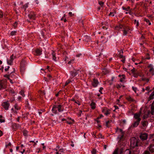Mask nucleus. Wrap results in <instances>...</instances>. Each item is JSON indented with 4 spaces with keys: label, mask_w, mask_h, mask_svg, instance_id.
<instances>
[{
    "label": "nucleus",
    "mask_w": 154,
    "mask_h": 154,
    "mask_svg": "<svg viewBox=\"0 0 154 154\" xmlns=\"http://www.w3.org/2000/svg\"><path fill=\"white\" fill-rule=\"evenodd\" d=\"M20 71L22 74H23L25 70V67L26 64V61L23 60L20 63Z\"/></svg>",
    "instance_id": "1"
},
{
    "label": "nucleus",
    "mask_w": 154,
    "mask_h": 154,
    "mask_svg": "<svg viewBox=\"0 0 154 154\" xmlns=\"http://www.w3.org/2000/svg\"><path fill=\"white\" fill-rule=\"evenodd\" d=\"M131 146L133 148L138 146V141L134 137H133L131 139Z\"/></svg>",
    "instance_id": "2"
},
{
    "label": "nucleus",
    "mask_w": 154,
    "mask_h": 154,
    "mask_svg": "<svg viewBox=\"0 0 154 154\" xmlns=\"http://www.w3.org/2000/svg\"><path fill=\"white\" fill-rule=\"evenodd\" d=\"M116 132L120 134V135L118 137V138L120 140L122 139L124 135V132H123L122 130L121 129L119 128H117Z\"/></svg>",
    "instance_id": "3"
},
{
    "label": "nucleus",
    "mask_w": 154,
    "mask_h": 154,
    "mask_svg": "<svg viewBox=\"0 0 154 154\" xmlns=\"http://www.w3.org/2000/svg\"><path fill=\"white\" fill-rule=\"evenodd\" d=\"M141 113V111H140L138 113H136L134 114V120L136 121H140L141 119L140 118V117Z\"/></svg>",
    "instance_id": "4"
},
{
    "label": "nucleus",
    "mask_w": 154,
    "mask_h": 154,
    "mask_svg": "<svg viewBox=\"0 0 154 154\" xmlns=\"http://www.w3.org/2000/svg\"><path fill=\"white\" fill-rule=\"evenodd\" d=\"M152 91H153L150 95L149 97V101L154 99V87L152 88V89L150 90L149 91H148L147 93H146V94H148L149 92Z\"/></svg>",
    "instance_id": "5"
},
{
    "label": "nucleus",
    "mask_w": 154,
    "mask_h": 154,
    "mask_svg": "<svg viewBox=\"0 0 154 154\" xmlns=\"http://www.w3.org/2000/svg\"><path fill=\"white\" fill-rule=\"evenodd\" d=\"M6 81L5 80L0 81V90L5 88L6 87Z\"/></svg>",
    "instance_id": "6"
},
{
    "label": "nucleus",
    "mask_w": 154,
    "mask_h": 154,
    "mask_svg": "<svg viewBox=\"0 0 154 154\" xmlns=\"http://www.w3.org/2000/svg\"><path fill=\"white\" fill-rule=\"evenodd\" d=\"M148 137V134L146 133H141L140 137L142 140H146L147 139Z\"/></svg>",
    "instance_id": "7"
},
{
    "label": "nucleus",
    "mask_w": 154,
    "mask_h": 154,
    "mask_svg": "<svg viewBox=\"0 0 154 154\" xmlns=\"http://www.w3.org/2000/svg\"><path fill=\"white\" fill-rule=\"evenodd\" d=\"M16 58V56H14L13 54L11 55L10 57V59L7 60V63L8 64L11 65L14 59L15 58Z\"/></svg>",
    "instance_id": "8"
},
{
    "label": "nucleus",
    "mask_w": 154,
    "mask_h": 154,
    "mask_svg": "<svg viewBox=\"0 0 154 154\" xmlns=\"http://www.w3.org/2000/svg\"><path fill=\"white\" fill-rule=\"evenodd\" d=\"M28 17L30 19L35 20V14L33 12H31L28 15Z\"/></svg>",
    "instance_id": "9"
},
{
    "label": "nucleus",
    "mask_w": 154,
    "mask_h": 154,
    "mask_svg": "<svg viewBox=\"0 0 154 154\" xmlns=\"http://www.w3.org/2000/svg\"><path fill=\"white\" fill-rule=\"evenodd\" d=\"M2 106L5 110H8L9 106V104L8 102H5L2 103Z\"/></svg>",
    "instance_id": "10"
},
{
    "label": "nucleus",
    "mask_w": 154,
    "mask_h": 154,
    "mask_svg": "<svg viewBox=\"0 0 154 154\" xmlns=\"http://www.w3.org/2000/svg\"><path fill=\"white\" fill-rule=\"evenodd\" d=\"M140 122L139 121H134L133 123L132 124L131 127L134 128L137 127L139 125Z\"/></svg>",
    "instance_id": "11"
},
{
    "label": "nucleus",
    "mask_w": 154,
    "mask_h": 154,
    "mask_svg": "<svg viewBox=\"0 0 154 154\" xmlns=\"http://www.w3.org/2000/svg\"><path fill=\"white\" fill-rule=\"evenodd\" d=\"M98 84V82L97 80L95 79H93V82L92 83V85L94 87H96L97 86Z\"/></svg>",
    "instance_id": "12"
},
{
    "label": "nucleus",
    "mask_w": 154,
    "mask_h": 154,
    "mask_svg": "<svg viewBox=\"0 0 154 154\" xmlns=\"http://www.w3.org/2000/svg\"><path fill=\"white\" fill-rule=\"evenodd\" d=\"M70 73L71 75L70 78L71 79L75 76L77 74V73L76 71H70Z\"/></svg>",
    "instance_id": "13"
},
{
    "label": "nucleus",
    "mask_w": 154,
    "mask_h": 154,
    "mask_svg": "<svg viewBox=\"0 0 154 154\" xmlns=\"http://www.w3.org/2000/svg\"><path fill=\"white\" fill-rule=\"evenodd\" d=\"M56 108L57 109L59 112H60L63 110V108L62 107V106L61 105H59L57 106H56Z\"/></svg>",
    "instance_id": "14"
},
{
    "label": "nucleus",
    "mask_w": 154,
    "mask_h": 154,
    "mask_svg": "<svg viewBox=\"0 0 154 154\" xmlns=\"http://www.w3.org/2000/svg\"><path fill=\"white\" fill-rule=\"evenodd\" d=\"M150 87L149 86H147L145 88H142V89L141 90L142 92H144L145 91V90L148 91H149L150 90Z\"/></svg>",
    "instance_id": "15"
},
{
    "label": "nucleus",
    "mask_w": 154,
    "mask_h": 154,
    "mask_svg": "<svg viewBox=\"0 0 154 154\" xmlns=\"http://www.w3.org/2000/svg\"><path fill=\"white\" fill-rule=\"evenodd\" d=\"M52 55L53 59L55 61H56L57 60H56V54L54 51H52Z\"/></svg>",
    "instance_id": "16"
},
{
    "label": "nucleus",
    "mask_w": 154,
    "mask_h": 154,
    "mask_svg": "<svg viewBox=\"0 0 154 154\" xmlns=\"http://www.w3.org/2000/svg\"><path fill=\"white\" fill-rule=\"evenodd\" d=\"M35 52L36 55L39 56L42 54V51L39 49H37L36 50Z\"/></svg>",
    "instance_id": "17"
},
{
    "label": "nucleus",
    "mask_w": 154,
    "mask_h": 154,
    "mask_svg": "<svg viewBox=\"0 0 154 154\" xmlns=\"http://www.w3.org/2000/svg\"><path fill=\"white\" fill-rule=\"evenodd\" d=\"M141 123L143 127H145L147 126L148 122L147 121H143L141 122Z\"/></svg>",
    "instance_id": "18"
},
{
    "label": "nucleus",
    "mask_w": 154,
    "mask_h": 154,
    "mask_svg": "<svg viewBox=\"0 0 154 154\" xmlns=\"http://www.w3.org/2000/svg\"><path fill=\"white\" fill-rule=\"evenodd\" d=\"M91 108L92 109H94L96 108L95 103L94 102H92L91 104Z\"/></svg>",
    "instance_id": "19"
},
{
    "label": "nucleus",
    "mask_w": 154,
    "mask_h": 154,
    "mask_svg": "<svg viewBox=\"0 0 154 154\" xmlns=\"http://www.w3.org/2000/svg\"><path fill=\"white\" fill-rule=\"evenodd\" d=\"M123 26L122 25H119V26H117L115 27L116 29L119 30L120 29L122 28Z\"/></svg>",
    "instance_id": "20"
},
{
    "label": "nucleus",
    "mask_w": 154,
    "mask_h": 154,
    "mask_svg": "<svg viewBox=\"0 0 154 154\" xmlns=\"http://www.w3.org/2000/svg\"><path fill=\"white\" fill-rule=\"evenodd\" d=\"M52 111L53 113L55 114L57 113V110H56V106L55 105H54L53 108L52 109Z\"/></svg>",
    "instance_id": "21"
},
{
    "label": "nucleus",
    "mask_w": 154,
    "mask_h": 154,
    "mask_svg": "<svg viewBox=\"0 0 154 154\" xmlns=\"http://www.w3.org/2000/svg\"><path fill=\"white\" fill-rule=\"evenodd\" d=\"M149 112H148L147 113V114H145L143 116V118L144 119L147 118L149 117Z\"/></svg>",
    "instance_id": "22"
},
{
    "label": "nucleus",
    "mask_w": 154,
    "mask_h": 154,
    "mask_svg": "<svg viewBox=\"0 0 154 154\" xmlns=\"http://www.w3.org/2000/svg\"><path fill=\"white\" fill-rule=\"evenodd\" d=\"M152 147L153 146L152 145H150L149 146V150L150 151L152 152H154V149L153 148H152Z\"/></svg>",
    "instance_id": "23"
},
{
    "label": "nucleus",
    "mask_w": 154,
    "mask_h": 154,
    "mask_svg": "<svg viewBox=\"0 0 154 154\" xmlns=\"http://www.w3.org/2000/svg\"><path fill=\"white\" fill-rule=\"evenodd\" d=\"M122 8L123 10H125L127 11H128L130 9V8L129 6H128L127 8H125L124 7H122Z\"/></svg>",
    "instance_id": "24"
},
{
    "label": "nucleus",
    "mask_w": 154,
    "mask_h": 154,
    "mask_svg": "<svg viewBox=\"0 0 154 154\" xmlns=\"http://www.w3.org/2000/svg\"><path fill=\"white\" fill-rule=\"evenodd\" d=\"M127 99L128 101H134V99L130 96L127 97Z\"/></svg>",
    "instance_id": "25"
},
{
    "label": "nucleus",
    "mask_w": 154,
    "mask_h": 154,
    "mask_svg": "<svg viewBox=\"0 0 154 154\" xmlns=\"http://www.w3.org/2000/svg\"><path fill=\"white\" fill-rule=\"evenodd\" d=\"M10 73V74L5 75H4V77H5L7 78L8 79H10L9 76H12V75H11V74H12V72H11Z\"/></svg>",
    "instance_id": "26"
},
{
    "label": "nucleus",
    "mask_w": 154,
    "mask_h": 154,
    "mask_svg": "<svg viewBox=\"0 0 154 154\" xmlns=\"http://www.w3.org/2000/svg\"><path fill=\"white\" fill-rule=\"evenodd\" d=\"M63 149H61L59 150L56 152V154H61V152H63Z\"/></svg>",
    "instance_id": "27"
},
{
    "label": "nucleus",
    "mask_w": 154,
    "mask_h": 154,
    "mask_svg": "<svg viewBox=\"0 0 154 154\" xmlns=\"http://www.w3.org/2000/svg\"><path fill=\"white\" fill-rule=\"evenodd\" d=\"M141 79L142 81H146L147 82H148L149 81V80L148 79H146V78L144 77H143L142 78H141Z\"/></svg>",
    "instance_id": "28"
},
{
    "label": "nucleus",
    "mask_w": 154,
    "mask_h": 154,
    "mask_svg": "<svg viewBox=\"0 0 154 154\" xmlns=\"http://www.w3.org/2000/svg\"><path fill=\"white\" fill-rule=\"evenodd\" d=\"M23 134L24 136H27L28 131L27 130H25L23 131Z\"/></svg>",
    "instance_id": "29"
},
{
    "label": "nucleus",
    "mask_w": 154,
    "mask_h": 154,
    "mask_svg": "<svg viewBox=\"0 0 154 154\" xmlns=\"http://www.w3.org/2000/svg\"><path fill=\"white\" fill-rule=\"evenodd\" d=\"M134 23L136 24V26L137 27L139 26V23L138 21H137L135 19L134 20Z\"/></svg>",
    "instance_id": "30"
},
{
    "label": "nucleus",
    "mask_w": 154,
    "mask_h": 154,
    "mask_svg": "<svg viewBox=\"0 0 154 154\" xmlns=\"http://www.w3.org/2000/svg\"><path fill=\"white\" fill-rule=\"evenodd\" d=\"M149 67H151V68H150L149 70V71L152 72H154V69L152 67H151V65H150L149 66Z\"/></svg>",
    "instance_id": "31"
},
{
    "label": "nucleus",
    "mask_w": 154,
    "mask_h": 154,
    "mask_svg": "<svg viewBox=\"0 0 154 154\" xmlns=\"http://www.w3.org/2000/svg\"><path fill=\"white\" fill-rule=\"evenodd\" d=\"M134 76L135 78H137L139 75V73L138 72H136L134 74Z\"/></svg>",
    "instance_id": "32"
},
{
    "label": "nucleus",
    "mask_w": 154,
    "mask_h": 154,
    "mask_svg": "<svg viewBox=\"0 0 154 154\" xmlns=\"http://www.w3.org/2000/svg\"><path fill=\"white\" fill-rule=\"evenodd\" d=\"M14 107L17 110L20 109V106H19L17 104H16L14 105Z\"/></svg>",
    "instance_id": "33"
},
{
    "label": "nucleus",
    "mask_w": 154,
    "mask_h": 154,
    "mask_svg": "<svg viewBox=\"0 0 154 154\" xmlns=\"http://www.w3.org/2000/svg\"><path fill=\"white\" fill-rule=\"evenodd\" d=\"M144 21H146V23H148V24L149 25H151V23L150 22V21L148 19H145L144 20Z\"/></svg>",
    "instance_id": "34"
},
{
    "label": "nucleus",
    "mask_w": 154,
    "mask_h": 154,
    "mask_svg": "<svg viewBox=\"0 0 154 154\" xmlns=\"http://www.w3.org/2000/svg\"><path fill=\"white\" fill-rule=\"evenodd\" d=\"M20 93L23 97L25 96V95H24V91L23 90H21L20 91Z\"/></svg>",
    "instance_id": "35"
},
{
    "label": "nucleus",
    "mask_w": 154,
    "mask_h": 154,
    "mask_svg": "<svg viewBox=\"0 0 154 154\" xmlns=\"http://www.w3.org/2000/svg\"><path fill=\"white\" fill-rule=\"evenodd\" d=\"M118 148H116L113 152L112 154H118Z\"/></svg>",
    "instance_id": "36"
},
{
    "label": "nucleus",
    "mask_w": 154,
    "mask_h": 154,
    "mask_svg": "<svg viewBox=\"0 0 154 154\" xmlns=\"http://www.w3.org/2000/svg\"><path fill=\"white\" fill-rule=\"evenodd\" d=\"M17 32L15 31H12L11 33V35H15Z\"/></svg>",
    "instance_id": "37"
},
{
    "label": "nucleus",
    "mask_w": 154,
    "mask_h": 154,
    "mask_svg": "<svg viewBox=\"0 0 154 154\" xmlns=\"http://www.w3.org/2000/svg\"><path fill=\"white\" fill-rule=\"evenodd\" d=\"M115 13H116V12H115V11H114V12H111L110 13V14H109V16H114V14H115Z\"/></svg>",
    "instance_id": "38"
},
{
    "label": "nucleus",
    "mask_w": 154,
    "mask_h": 154,
    "mask_svg": "<svg viewBox=\"0 0 154 154\" xmlns=\"http://www.w3.org/2000/svg\"><path fill=\"white\" fill-rule=\"evenodd\" d=\"M96 149H94L91 152L92 154H96Z\"/></svg>",
    "instance_id": "39"
},
{
    "label": "nucleus",
    "mask_w": 154,
    "mask_h": 154,
    "mask_svg": "<svg viewBox=\"0 0 154 154\" xmlns=\"http://www.w3.org/2000/svg\"><path fill=\"white\" fill-rule=\"evenodd\" d=\"M3 15L2 12L0 10V18L2 17H3Z\"/></svg>",
    "instance_id": "40"
},
{
    "label": "nucleus",
    "mask_w": 154,
    "mask_h": 154,
    "mask_svg": "<svg viewBox=\"0 0 154 154\" xmlns=\"http://www.w3.org/2000/svg\"><path fill=\"white\" fill-rule=\"evenodd\" d=\"M131 152L130 151H125L124 154H130Z\"/></svg>",
    "instance_id": "41"
},
{
    "label": "nucleus",
    "mask_w": 154,
    "mask_h": 154,
    "mask_svg": "<svg viewBox=\"0 0 154 154\" xmlns=\"http://www.w3.org/2000/svg\"><path fill=\"white\" fill-rule=\"evenodd\" d=\"M127 34V31L125 30H123V35H126Z\"/></svg>",
    "instance_id": "42"
},
{
    "label": "nucleus",
    "mask_w": 154,
    "mask_h": 154,
    "mask_svg": "<svg viewBox=\"0 0 154 154\" xmlns=\"http://www.w3.org/2000/svg\"><path fill=\"white\" fill-rule=\"evenodd\" d=\"M13 26L15 28H16L17 26V22H15Z\"/></svg>",
    "instance_id": "43"
},
{
    "label": "nucleus",
    "mask_w": 154,
    "mask_h": 154,
    "mask_svg": "<svg viewBox=\"0 0 154 154\" xmlns=\"http://www.w3.org/2000/svg\"><path fill=\"white\" fill-rule=\"evenodd\" d=\"M133 90L134 91L135 93H136V91L137 90V88L136 87H132Z\"/></svg>",
    "instance_id": "44"
},
{
    "label": "nucleus",
    "mask_w": 154,
    "mask_h": 154,
    "mask_svg": "<svg viewBox=\"0 0 154 154\" xmlns=\"http://www.w3.org/2000/svg\"><path fill=\"white\" fill-rule=\"evenodd\" d=\"M28 7V5L27 4H25L23 6V8L25 9L26 10V8Z\"/></svg>",
    "instance_id": "45"
},
{
    "label": "nucleus",
    "mask_w": 154,
    "mask_h": 154,
    "mask_svg": "<svg viewBox=\"0 0 154 154\" xmlns=\"http://www.w3.org/2000/svg\"><path fill=\"white\" fill-rule=\"evenodd\" d=\"M99 4L101 6H102L103 5V3L102 1H100L99 2Z\"/></svg>",
    "instance_id": "46"
},
{
    "label": "nucleus",
    "mask_w": 154,
    "mask_h": 154,
    "mask_svg": "<svg viewBox=\"0 0 154 154\" xmlns=\"http://www.w3.org/2000/svg\"><path fill=\"white\" fill-rule=\"evenodd\" d=\"M75 103L79 105H80V102L78 101V100H77V101H75Z\"/></svg>",
    "instance_id": "47"
},
{
    "label": "nucleus",
    "mask_w": 154,
    "mask_h": 154,
    "mask_svg": "<svg viewBox=\"0 0 154 154\" xmlns=\"http://www.w3.org/2000/svg\"><path fill=\"white\" fill-rule=\"evenodd\" d=\"M154 113V109H152L151 113L152 115H153Z\"/></svg>",
    "instance_id": "48"
},
{
    "label": "nucleus",
    "mask_w": 154,
    "mask_h": 154,
    "mask_svg": "<svg viewBox=\"0 0 154 154\" xmlns=\"http://www.w3.org/2000/svg\"><path fill=\"white\" fill-rule=\"evenodd\" d=\"M10 93L11 94H13L15 93V92L13 90H11L10 91Z\"/></svg>",
    "instance_id": "49"
},
{
    "label": "nucleus",
    "mask_w": 154,
    "mask_h": 154,
    "mask_svg": "<svg viewBox=\"0 0 154 154\" xmlns=\"http://www.w3.org/2000/svg\"><path fill=\"white\" fill-rule=\"evenodd\" d=\"M121 85H119V84H117L116 85V87L118 89L121 88Z\"/></svg>",
    "instance_id": "50"
},
{
    "label": "nucleus",
    "mask_w": 154,
    "mask_h": 154,
    "mask_svg": "<svg viewBox=\"0 0 154 154\" xmlns=\"http://www.w3.org/2000/svg\"><path fill=\"white\" fill-rule=\"evenodd\" d=\"M131 71L134 74V73L135 72V69L134 68H133V69H131Z\"/></svg>",
    "instance_id": "51"
},
{
    "label": "nucleus",
    "mask_w": 154,
    "mask_h": 154,
    "mask_svg": "<svg viewBox=\"0 0 154 154\" xmlns=\"http://www.w3.org/2000/svg\"><path fill=\"white\" fill-rule=\"evenodd\" d=\"M69 16H72V15H74V14H72L71 12H69Z\"/></svg>",
    "instance_id": "52"
},
{
    "label": "nucleus",
    "mask_w": 154,
    "mask_h": 154,
    "mask_svg": "<svg viewBox=\"0 0 154 154\" xmlns=\"http://www.w3.org/2000/svg\"><path fill=\"white\" fill-rule=\"evenodd\" d=\"M111 122H112V121L110 120V121H106V127H108V123Z\"/></svg>",
    "instance_id": "53"
},
{
    "label": "nucleus",
    "mask_w": 154,
    "mask_h": 154,
    "mask_svg": "<svg viewBox=\"0 0 154 154\" xmlns=\"http://www.w3.org/2000/svg\"><path fill=\"white\" fill-rule=\"evenodd\" d=\"M143 154H150V152L148 151H145Z\"/></svg>",
    "instance_id": "54"
},
{
    "label": "nucleus",
    "mask_w": 154,
    "mask_h": 154,
    "mask_svg": "<svg viewBox=\"0 0 154 154\" xmlns=\"http://www.w3.org/2000/svg\"><path fill=\"white\" fill-rule=\"evenodd\" d=\"M103 116L102 115V114H101L100 115V117H98L97 118V119H100L101 118V117H103Z\"/></svg>",
    "instance_id": "55"
},
{
    "label": "nucleus",
    "mask_w": 154,
    "mask_h": 154,
    "mask_svg": "<svg viewBox=\"0 0 154 154\" xmlns=\"http://www.w3.org/2000/svg\"><path fill=\"white\" fill-rule=\"evenodd\" d=\"M128 13L130 14V15H131L132 14V12H131V9L130 10H129L128 11Z\"/></svg>",
    "instance_id": "56"
},
{
    "label": "nucleus",
    "mask_w": 154,
    "mask_h": 154,
    "mask_svg": "<svg viewBox=\"0 0 154 154\" xmlns=\"http://www.w3.org/2000/svg\"><path fill=\"white\" fill-rule=\"evenodd\" d=\"M98 119H97V118L96 119H95L94 120L95 121H96L97 123H99L100 122L99 121Z\"/></svg>",
    "instance_id": "57"
},
{
    "label": "nucleus",
    "mask_w": 154,
    "mask_h": 154,
    "mask_svg": "<svg viewBox=\"0 0 154 154\" xmlns=\"http://www.w3.org/2000/svg\"><path fill=\"white\" fill-rule=\"evenodd\" d=\"M10 68V67L9 66H7V68H6L5 69V70L6 71H8V70L9 69V68Z\"/></svg>",
    "instance_id": "58"
},
{
    "label": "nucleus",
    "mask_w": 154,
    "mask_h": 154,
    "mask_svg": "<svg viewBox=\"0 0 154 154\" xmlns=\"http://www.w3.org/2000/svg\"><path fill=\"white\" fill-rule=\"evenodd\" d=\"M5 122V120L4 119H0V122L1 123H2L4 122Z\"/></svg>",
    "instance_id": "59"
},
{
    "label": "nucleus",
    "mask_w": 154,
    "mask_h": 154,
    "mask_svg": "<svg viewBox=\"0 0 154 154\" xmlns=\"http://www.w3.org/2000/svg\"><path fill=\"white\" fill-rule=\"evenodd\" d=\"M110 113V111L109 110H106V115L108 114H109Z\"/></svg>",
    "instance_id": "60"
},
{
    "label": "nucleus",
    "mask_w": 154,
    "mask_h": 154,
    "mask_svg": "<svg viewBox=\"0 0 154 154\" xmlns=\"http://www.w3.org/2000/svg\"><path fill=\"white\" fill-rule=\"evenodd\" d=\"M103 89V88L102 87H101L100 88V90H99V92H100L101 94H102V92H101V91H102Z\"/></svg>",
    "instance_id": "61"
},
{
    "label": "nucleus",
    "mask_w": 154,
    "mask_h": 154,
    "mask_svg": "<svg viewBox=\"0 0 154 154\" xmlns=\"http://www.w3.org/2000/svg\"><path fill=\"white\" fill-rule=\"evenodd\" d=\"M102 112L104 113L105 115H106V112L105 111V109H103L102 110Z\"/></svg>",
    "instance_id": "62"
},
{
    "label": "nucleus",
    "mask_w": 154,
    "mask_h": 154,
    "mask_svg": "<svg viewBox=\"0 0 154 154\" xmlns=\"http://www.w3.org/2000/svg\"><path fill=\"white\" fill-rule=\"evenodd\" d=\"M20 117H18L17 119V122H19V120H20Z\"/></svg>",
    "instance_id": "63"
},
{
    "label": "nucleus",
    "mask_w": 154,
    "mask_h": 154,
    "mask_svg": "<svg viewBox=\"0 0 154 154\" xmlns=\"http://www.w3.org/2000/svg\"><path fill=\"white\" fill-rule=\"evenodd\" d=\"M11 143H9L8 145H6V146H11Z\"/></svg>",
    "instance_id": "64"
}]
</instances>
